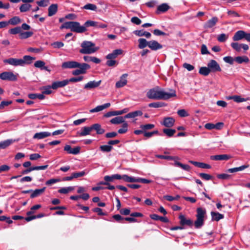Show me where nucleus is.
Masks as SVG:
<instances>
[{"label":"nucleus","mask_w":250,"mask_h":250,"mask_svg":"<svg viewBox=\"0 0 250 250\" xmlns=\"http://www.w3.org/2000/svg\"><path fill=\"white\" fill-rule=\"evenodd\" d=\"M146 97L152 100H167L172 97H176V91L174 89H170L169 92H166L159 86L150 89L146 93Z\"/></svg>","instance_id":"obj_1"},{"label":"nucleus","mask_w":250,"mask_h":250,"mask_svg":"<svg viewBox=\"0 0 250 250\" xmlns=\"http://www.w3.org/2000/svg\"><path fill=\"white\" fill-rule=\"evenodd\" d=\"M62 67L63 69H78L72 71V74L75 76L81 74H84L87 70L90 68V66L86 63H80L76 61H71L63 62L62 64Z\"/></svg>","instance_id":"obj_2"},{"label":"nucleus","mask_w":250,"mask_h":250,"mask_svg":"<svg viewBox=\"0 0 250 250\" xmlns=\"http://www.w3.org/2000/svg\"><path fill=\"white\" fill-rule=\"evenodd\" d=\"M197 219L194 223L191 219H187L184 215H180L179 218L180 225L188 226L189 227L194 226L195 229L201 228L203 225V209L201 208H197Z\"/></svg>","instance_id":"obj_3"},{"label":"nucleus","mask_w":250,"mask_h":250,"mask_svg":"<svg viewBox=\"0 0 250 250\" xmlns=\"http://www.w3.org/2000/svg\"><path fill=\"white\" fill-rule=\"evenodd\" d=\"M81 47L79 52L83 54H92L98 49V47H95V44L90 41H83L81 44Z\"/></svg>","instance_id":"obj_4"},{"label":"nucleus","mask_w":250,"mask_h":250,"mask_svg":"<svg viewBox=\"0 0 250 250\" xmlns=\"http://www.w3.org/2000/svg\"><path fill=\"white\" fill-rule=\"evenodd\" d=\"M222 69L219 63L214 60H211L207 64V66H204V76H208L210 73H216L221 71Z\"/></svg>","instance_id":"obj_5"},{"label":"nucleus","mask_w":250,"mask_h":250,"mask_svg":"<svg viewBox=\"0 0 250 250\" xmlns=\"http://www.w3.org/2000/svg\"><path fill=\"white\" fill-rule=\"evenodd\" d=\"M18 74H14L13 72L5 71L0 74V79L2 80L16 81Z\"/></svg>","instance_id":"obj_6"},{"label":"nucleus","mask_w":250,"mask_h":250,"mask_svg":"<svg viewBox=\"0 0 250 250\" xmlns=\"http://www.w3.org/2000/svg\"><path fill=\"white\" fill-rule=\"evenodd\" d=\"M115 179H121V175L116 174L112 175H106L104 177L105 181L101 182L99 184L103 185H109V182H113Z\"/></svg>","instance_id":"obj_7"},{"label":"nucleus","mask_w":250,"mask_h":250,"mask_svg":"<svg viewBox=\"0 0 250 250\" xmlns=\"http://www.w3.org/2000/svg\"><path fill=\"white\" fill-rule=\"evenodd\" d=\"M71 30L76 33H83L86 31L84 26H81L79 22L77 21H72Z\"/></svg>","instance_id":"obj_8"},{"label":"nucleus","mask_w":250,"mask_h":250,"mask_svg":"<svg viewBox=\"0 0 250 250\" xmlns=\"http://www.w3.org/2000/svg\"><path fill=\"white\" fill-rule=\"evenodd\" d=\"M21 62L20 59L14 58H10L3 60L4 64H8L14 66H21Z\"/></svg>","instance_id":"obj_9"},{"label":"nucleus","mask_w":250,"mask_h":250,"mask_svg":"<svg viewBox=\"0 0 250 250\" xmlns=\"http://www.w3.org/2000/svg\"><path fill=\"white\" fill-rule=\"evenodd\" d=\"M127 76V74H124L120 77V80L117 82L115 84L116 88H119L122 87L127 84V81L126 78Z\"/></svg>","instance_id":"obj_10"},{"label":"nucleus","mask_w":250,"mask_h":250,"mask_svg":"<svg viewBox=\"0 0 250 250\" xmlns=\"http://www.w3.org/2000/svg\"><path fill=\"white\" fill-rule=\"evenodd\" d=\"M64 150L66 151L68 154L77 155L80 152V147L76 146L72 148L70 145H66L64 147Z\"/></svg>","instance_id":"obj_11"},{"label":"nucleus","mask_w":250,"mask_h":250,"mask_svg":"<svg viewBox=\"0 0 250 250\" xmlns=\"http://www.w3.org/2000/svg\"><path fill=\"white\" fill-rule=\"evenodd\" d=\"M175 122V119L172 117H165L161 124L167 127L170 128L174 125Z\"/></svg>","instance_id":"obj_12"},{"label":"nucleus","mask_w":250,"mask_h":250,"mask_svg":"<svg viewBox=\"0 0 250 250\" xmlns=\"http://www.w3.org/2000/svg\"><path fill=\"white\" fill-rule=\"evenodd\" d=\"M148 47L152 50L156 51L163 48V45L157 41L151 40L149 41Z\"/></svg>","instance_id":"obj_13"},{"label":"nucleus","mask_w":250,"mask_h":250,"mask_svg":"<svg viewBox=\"0 0 250 250\" xmlns=\"http://www.w3.org/2000/svg\"><path fill=\"white\" fill-rule=\"evenodd\" d=\"M223 123L221 122L217 123L216 124L212 123H207L204 125V127L208 130H212L213 129L219 130L223 127Z\"/></svg>","instance_id":"obj_14"},{"label":"nucleus","mask_w":250,"mask_h":250,"mask_svg":"<svg viewBox=\"0 0 250 250\" xmlns=\"http://www.w3.org/2000/svg\"><path fill=\"white\" fill-rule=\"evenodd\" d=\"M101 80L98 82L93 81H90L84 85V88L86 89H91L98 87L101 83Z\"/></svg>","instance_id":"obj_15"},{"label":"nucleus","mask_w":250,"mask_h":250,"mask_svg":"<svg viewBox=\"0 0 250 250\" xmlns=\"http://www.w3.org/2000/svg\"><path fill=\"white\" fill-rule=\"evenodd\" d=\"M21 62V66H23L26 64H31L33 60H35V58L31 57L30 56H24L23 59H20Z\"/></svg>","instance_id":"obj_16"},{"label":"nucleus","mask_w":250,"mask_h":250,"mask_svg":"<svg viewBox=\"0 0 250 250\" xmlns=\"http://www.w3.org/2000/svg\"><path fill=\"white\" fill-rule=\"evenodd\" d=\"M68 84L67 80L62 81H56L52 83V89H57L60 87H63Z\"/></svg>","instance_id":"obj_17"},{"label":"nucleus","mask_w":250,"mask_h":250,"mask_svg":"<svg viewBox=\"0 0 250 250\" xmlns=\"http://www.w3.org/2000/svg\"><path fill=\"white\" fill-rule=\"evenodd\" d=\"M123 52V51L121 49H115L111 53L108 54L106 56V58L107 60L115 59L118 55L122 54Z\"/></svg>","instance_id":"obj_18"},{"label":"nucleus","mask_w":250,"mask_h":250,"mask_svg":"<svg viewBox=\"0 0 250 250\" xmlns=\"http://www.w3.org/2000/svg\"><path fill=\"white\" fill-rule=\"evenodd\" d=\"M231 157L230 155L227 154H221L211 156L210 159L212 160L223 161L228 160L231 158Z\"/></svg>","instance_id":"obj_19"},{"label":"nucleus","mask_w":250,"mask_h":250,"mask_svg":"<svg viewBox=\"0 0 250 250\" xmlns=\"http://www.w3.org/2000/svg\"><path fill=\"white\" fill-rule=\"evenodd\" d=\"M92 131L91 126H84L81 128L80 132H78L77 134L79 136H85L89 135Z\"/></svg>","instance_id":"obj_20"},{"label":"nucleus","mask_w":250,"mask_h":250,"mask_svg":"<svg viewBox=\"0 0 250 250\" xmlns=\"http://www.w3.org/2000/svg\"><path fill=\"white\" fill-rule=\"evenodd\" d=\"M245 32L243 30H239L235 33L232 37L234 41H238L244 39Z\"/></svg>","instance_id":"obj_21"},{"label":"nucleus","mask_w":250,"mask_h":250,"mask_svg":"<svg viewBox=\"0 0 250 250\" xmlns=\"http://www.w3.org/2000/svg\"><path fill=\"white\" fill-rule=\"evenodd\" d=\"M143 115V112L141 110H137L133 112H129L126 114L125 116V119L134 118L137 116H141Z\"/></svg>","instance_id":"obj_22"},{"label":"nucleus","mask_w":250,"mask_h":250,"mask_svg":"<svg viewBox=\"0 0 250 250\" xmlns=\"http://www.w3.org/2000/svg\"><path fill=\"white\" fill-rule=\"evenodd\" d=\"M170 8L169 6L166 3H162L157 7L156 13L159 14L167 11Z\"/></svg>","instance_id":"obj_23"},{"label":"nucleus","mask_w":250,"mask_h":250,"mask_svg":"<svg viewBox=\"0 0 250 250\" xmlns=\"http://www.w3.org/2000/svg\"><path fill=\"white\" fill-rule=\"evenodd\" d=\"M218 21V19L216 17H212L211 19L208 20L205 25L206 28H212L215 25Z\"/></svg>","instance_id":"obj_24"},{"label":"nucleus","mask_w":250,"mask_h":250,"mask_svg":"<svg viewBox=\"0 0 250 250\" xmlns=\"http://www.w3.org/2000/svg\"><path fill=\"white\" fill-rule=\"evenodd\" d=\"M45 189L46 188L43 187L41 189H36L34 190H32V191H31V194L30 195V198H34L35 197L39 196L44 192Z\"/></svg>","instance_id":"obj_25"},{"label":"nucleus","mask_w":250,"mask_h":250,"mask_svg":"<svg viewBox=\"0 0 250 250\" xmlns=\"http://www.w3.org/2000/svg\"><path fill=\"white\" fill-rule=\"evenodd\" d=\"M134 33L139 37L145 36L147 39L150 38L151 36L149 32L145 31L143 29L135 30L134 31Z\"/></svg>","instance_id":"obj_26"},{"label":"nucleus","mask_w":250,"mask_h":250,"mask_svg":"<svg viewBox=\"0 0 250 250\" xmlns=\"http://www.w3.org/2000/svg\"><path fill=\"white\" fill-rule=\"evenodd\" d=\"M51 135V133L48 132H41L36 133L34 134L33 136L34 139H43L45 137L50 136Z\"/></svg>","instance_id":"obj_27"},{"label":"nucleus","mask_w":250,"mask_h":250,"mask_svg":"<svg viewBox=\"0 0 250 250\" xmlns=\"http://www.w3.org/2000/svg\"><path fill=\"white\" fill-rule=\"evenodd\" d=\"M91 126L92 130H95L98 134H102L105 132L104 129L101 127V125L99 124H93Z\"/></svg>","instance_id":"obj_28"},{"label":"nucleus","mask_w":250,"mask_h":250,"mask_svg":"<svg viewBox=\"0 0 250 250\" xmlns=\"http://www.w3.org/2000/svg\"><path fill=\"white\" fill-rule=\"evenodd\" d=\"M110 122L112 124L118 125L125 122L124 117L118 116L110 120Z\"/></svg>","instance_id":"obj_29"},{"label":"nucleus","mask_w":250,"mask_h":250,"mask_svg":"<svg viewBox=\"0 0 250 250\" xmlns=\"http://www.w3.org/2000/svg\"><path fill=\"white\" fill-rule=\"evenodd\" d=\"M58 10V5L57 4H52L48 7V14L49 17L54 15Z\"/></svg>","instance_id":"obj_30"},{"label":"nucleus","mask_w":250,"mask_h":250,"mask_svg":"<svg viewBox=\"0 0 250 250\" xmlns=\"http://www.w3.org/2000/svg\"><path fill=\"white\" fill-rule=\"evenodd\" d=\"M121 179L126 182H137L138 178L129 176L127 175L124 174L121 175Z\"/></svg>","instance_id":"obj_31"},{"label":"nucleus","mask_w":250,"mask_h":250,"mask_svg":"<svg viewBox=\"0 0 250 250\" xmlns=\"http://www.w3.org/2000/svg\"><path fill=\"white\" fill-rule=\"evenodd\" d=\"M138 47L140 49H144L146 46L148 47L149 41H147L146 39L144 38H140L138 40Z\"/></svg>","instance_id":"obj_32"},{"label":"nucleus","mask_w":250,"mask_h":250,"mask_svg":"<svg viewBox=\"0 0 250 250\" xmlns=\"http://www.w3.org/2000/svg\"><path fill=\"white\" fill-rule=\"evenodd\" d=\"M234 60L239 64H241L244 62L248 63L249 62V59L246 56L236 57L234 58Z\"/></svg>","instance_id":"obj_33"},{"label":"nucleus","mask_w":250,"mask_h":250,"mask_svg":"<svg viewBox=\"0 0 250 250\" xmlns=\"http://www.w3.org/2000/svg\"><path fill=\"white\" fill-rule=\"evenodd\" d=\"M211 215L212 217V220L213 221H218L220 219H222L224 218V216L223 214H220L217 212L212 211L211 212Z\"/></svg>","instance_id":"obj_34"},{"label":"nucleus","mask_w":250,"mask_h":250,"mask_svg":"<svg viewBox=\"0 0 250 250\" xmlns=\"http://www.w3.org/2000/svg\"><path fill=\"white\" fill-rule=\"evenodd\" d=\"M167 105V104L162 102H157L151 103L148 104V106L149 107H153V108H159L162 107Z\"/></svg>","instance_id":"obj_35"},{"label":"nucleus","mask_w":250,"mask_h":250,"mask_svg":"<svg viewBox=\"0 0 250 250\" xmlns=\"http://www.w3.org/2000/svg\"><path fill=\"white\" fill-rule=\"evenodd\" d=\"M249 167V165H244L241 166L239 167L229 168L228 170V171L229 172L233 173V172H237L239 171L243 170L245 168H248Z\"/></svg>","instance_id":"obj_36"},{"label":"nucleus","mask_w":250,"mask_h":250,"mask_svg":"<svg viewBox=\"0 0 250 250\" xmlns=\"http://www.w3.org/2000/svg\"><path fill=\"white\" fill-rule=\"evenodd\" d=\"M21 22V19L18 16H15L11 18L8 21V24L16 25Z\"/></svg>","instance_id":"obj_37"},{"label":"nucleus","mask_w":250,"mask_h":250,"mask_svg":"<svg viewBox=\"0 0 250 250\" xmlns=\"http://www.w3.org/2000/svg\"><path fill=\"white\" fill-rule=\"evenodd\" d=\"M33 33L31 31H26L20 33L19 37L21 39H26L31 37Z\"/></svg>","instance_id":"obj_38"},{"label":"nucleus","mask_w":250,"mask_h":250,"mask_svg":"<svg viewBox=\"0 0 250 250\" xmlns=\"http://www.w3.org/2000/svg\"><path fill=\"white\" fill-rule=\"evenodd\" d=\"M13 143L12 140H7L0 142V149H5Z\"/></svg>","instance_id":"obj_39"},{"label":"nucleus","mask_w":250,"mask_h":250,"mask_svg":"<svg viewBox=\"0 0 250 250\" xmlns=\"http://www.w3.org/2000/svg\"><path fill=\"white\" fill-rule=\"evenodd\" d=\"M100 150L103 152H109L113 149V147L108 144L101 146L99 147Z\"/></svg>","instance_id":"obj_40"},{"label":"nucleus","mask_w":250,"mask_h":250,"mask_svg":"<svg viewBox=\"0 0 250 250\" xmlns=\"http://www.w3.org/2000/svg\"><path fill=\"white\" fill-rule=\"evenodd\" d=\"M74 189V187H68L65 188H62L58 190V192L62 194H67L69 192L72 191Z\"/></svg>","instance_id":"obj_41"},{"label":"nucleus","mask_w":250,"mask_h":250,"mask_svg":"<svg viewBox=\"0 0 250 250\" xmlns=\"http://www.w3.org/2000/svg\"><path fill=\"white\" fill-rule=\"evenodd\" d=\"M163 132L168 137H171L176 132V130L171 128H164L163 129Z\"/></svg>","instance_id":"obj_42"},{"label":"nucleus","mask_w":250,"mask_h":250,"mask_svg":"<svg viewBox=\"0 0 250 250\" xmlns=\"http://www.w3.org/2000/svg\"><path fill=\"white\" fill-rule=\"evenodd\" d=\"M31 7V5L29 3H24L21 5L20 7V10L21 12H25L30 10Z\"/></svg>","instance_id":"obj_43"},{"label":"nucleus","mask_w":250,"mask_h":250,"mask_svg":"<svg viewBox=\"0 0 250 250\" xmlns=\"http://www.w3.org/2000/svg\"><path fill=\"white\" fill-rule=\"evenodd\" d=\"M44 216V214L43 213H40L38 214L37 215H32L31 216H28L25 218V220L29 222L32 220L37 219V218H40L42 217H43Z\"/></svg>","instance_id":"obj_44"},{"label":"nucleus","mask_w":250,"mask_h":250,"mask_svg":"<svg viewBox=\"0 0 250 250\" xmlns=\"http://www.w3.org/2000/svg\"><path fill=\"white\" fill-rule=\"evenodd\" d=\"M21 27H19V26H17L15 28L10 29L8 31V32L10 34L16 35L17 34H20V33H21Z\"/></svg>","instance_id":"obj_45"},{"label":"nucleus","mask_w":250,"mask_h":250,"mask_svg":"<svg viewBox=\"0 0 250 250\" xmlns=\"http://www.w3.org/2000/svg\"><path fill=\"white\" fill-rule=\"evenodd\" d=\"M154 126L155 125L153 124H148L146 125H141L140 126V128L144 130V131H145L146 130L153 128Z\"/></svg>","instance_id":"obj_46"},{"label":"nucleus","mask_w":250,"mask_h":250,"mask_svg":"<svg viewBox=\"0 0 250 250\" xmlns=\"http://www.w3.org/2000/svg\"><path fill=\"white\" fill-rule=\"evenodd\" d=\"M83 9L90 10L92 11H96L97 10V6L94 4L88 3L85 4L83 7Z\"/></svg>","instance_id":"obj_47"},{"label":"nucleus","mask_w":250,"mask_h":250,"mask_svg":"<svg viewBox=\"0 0 250 250\" xmlns=\"http://www.w3.org/2000/svg\"><path fill=\"white\" fill-rule=\"evenodd\" d=\"M229 38V36L224 33L219 35L217 37V40L221 42H225Z\"/></svg>","instance_id":"obj_48"},{"label":"nucleus","mask_w":250,"mask_h":250,"mask_svg":"<svg viewBox=\"0 0 250 250\" xmlns=\"http://www.w3.org/2000/svg\"><path fill=\"white\" fill-rule=\"evenodd\" d=\"M127 127H128V124L126 122H125L123 124L122 128H120L118 130V132L119 134L125 133L127 131Z\"/></svg>","instance_id":"obj_49"},{"label":"nucleus","mask_w":250,"mask_h":250,"mask_svg":"<svg viewBox=\"0 0 250 250\" xmlns=\"http://www.w3.org/2000/svg\"><path fill=\"white\" fill-rule=\"evenodd\" d=\"M97 25V22L88 20L85 22L83 26H84L86 28V27L89 26L96 27Z\"/></svg>","instance_id":"obj_50"},{"label":"nucleus","mask_w":250,"mask_h":250,"mask_svg":"<svg viewBox=\"0 0 250 250\" xmlns=\"http://www.w3.org/2000/svg\"><path fill=\"white\" fill-rule=\"evenodd\" d=\"M175 164L176 166L179 167L185 170L189 171L190 170V166L188 165L183 164L178 162H175Z\"/></svg>","instance_id":"obj_51"},{"label":"nucleus","mask_w":250,"mask_h":250,"mask_svg":"<svg viewBox=\"0 0 250 250\" xmlns=\"http://www.w3.org/2000/svg\"><path fill=\"white\" fill-rule=\"evenodd\" d=\"M231 46L232 48L236 51L239 52L241 49V44L238 42H232L231 43Z\"/></svg>","instance_id":"obj_52"},{"label":"nucleus","mask_w":250,"mask_h":250,"mask_svg":"<svg viewBox=\"0 0 250 250\" xmlns=\"http://www.w3.org/2000/svg\"><path fill=\"white\" fill-rule=\"evenodd\" d=\"M232 98L233 101L236 103H241L245 102L248 100L243 98H241L240 96L238 95L233 96Z\"/></svg>","instance_id":"obj_53"},{"label":"nucleus","mask_w":250,"mask_h":250,"mask_svg":"<svg viewBox=\"0 0 250 250\" xmlns=\"http://www.w3.org/2000/svg\"><path fill=\"white\" fill-rule=\"evenodd\" d=\"M60 181L61 180L60 179L52 178L47 180L45 184L48 186H51L53 184H54L57 182H60Z\"/></svg>","instance_id":"obj_54"},{"label":"nucleus","mask_w":250,"mask_h":250,"mask_svg":"<svg viewBox=\"0 0 250 250\" xmlns=\"http://www.w3.org/2000/svg\"><path fill=\"white\" fill-rule=\"evenodd\" d=\"M178 115L181 117H188L189 115L185 109H180L177 111Z\"/></svg>","instance_id":"obj_55"},{"label":"nucleus","mask_w":250,"mask_h":250,"mask_svg":"<svg viewBox=\"0 0 250 250\" xmlns=\"http://www.w3.org/2000/svg\"><path fill=\"white\" fill-rule=\"evenodd\" d=\"M72 21H67L63 23L61 26L60 29H62L64 28L66 29H70L71 28V25H72Z\"/></svg>","instance_id":"obj_56"},{"label":"nucleus","mask_w":250,"mask_h":250,"mask_svg":"<svg viewBox=\"0 0 250 250\" xmlns=\"http://www.w3.org/2000/svg\"><path fill=\"white\" fill-rule=\"evenodd\" d=\"M45 65V62L42 61H36L34 63L35 67L37 68H39L41 70L42 69V67Z\"/></svg>","instance_id":"obj_57"},{"label":"nucleus","mask_w":250,"mask_h":250,"mask_svg":"<svg viewBox=\"0 0 250 250\" xmlns=\"http://www.w3.org/2000/svg\"><path fill=\"white\" fill-rule=\"evenodd\" d=\"M113 218H114L117 222L119 223H124V218L119 214H115L113 215Z\"/></svg>","instance_id":"obj_58"},{"label":"nucleus","mask_w":250,"mask_h":250,"mask_svg":"<svg viewBox=\"0 0 250 250\" xmlns=\"http://www.w3.org/2000/svg\"><path fill=\"white\" fill-rule=\"evenodd\" d=\"M72 173L74 178H77L79 177H83L86 174V173L84 171H82L78 172H74Z\"/></svg>","instance_id":"obj_59"},{"label":"nucleus","mask_w":250,"mask_h":250,"mask_svg":"<svg viewBox=\"0 0 250 250\" xmlns=\"http://www.w3.org/2000/svg\"><path fill=\"white\" fill-rule=\"evenodd\" d=\"M83 76H80L77 78H75V77L71 78L70 79L67 80L68 83L69 82L76 83V82H80V81H82L83 80Z\"/></svg>","instance_id":"obj_60"},{"label":"nucleus","mask_w":250,"mask_h":250,"mask_svg":"<svg viewBox=\"0 0 250 250\" xmlns=\"http://www.w3.org/2000/svg\"><path fill=\"white\" fill-rule=\"evenodd\" d=\"M49 1L48 0H41L40 1H37V4L39 6L41 7H45L48 5Z\"/></svg>","instance_id":"obj_61"},{"label":"nucleus","mask_w":250,"mask_h":250,"mask_svg":"<svg viewBox=\"0 0 250 250\" xmlns=\"http://www.w3.org/2000/svg\"><path fill=\"white\" fill-rule=\"evenodd\" d=\"M52 85H48L43 87L42 93L44 94H49L51 93Z\"/></svg>","instance_id":"obj_62"},{"label":"nucleus","mask_w":250,"mask_h":250,"mask_svg":"<svg viewBox=\"0 0 250 250\" xmlns=\"http://www.w3.org/2000/svg\"><path fill=\"white\" fill-rule=\"evenodd\" d=\"M223 60L227 63L232 64L234 60L232 57L230 56H226L223 58Z\"/></svg>","instance_id":"obj_63"},{"label":"nucleus","mask_w":250,"mask_h":250,"mask_svg":"<svg viewBox=\"0 0 250 250\" xmlns=\"http://www.w3.org/2000/svg\"><path fill=\"white\" fill-rule=\"evenodd\" d=\"M92 210L93 212H97L99 215L104 216L106 215V213L103 211L102 209L99 208H94Z\"/></svg>","instance_id":"obj_64"}]
</instances>
